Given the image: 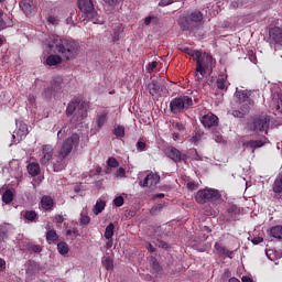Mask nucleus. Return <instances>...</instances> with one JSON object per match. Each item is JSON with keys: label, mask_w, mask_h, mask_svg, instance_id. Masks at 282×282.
Masks as SVG:
<instances>
[{"label": "nucleus", "mask_w": 282, "mask_h": 282, "mask_svg": "<svg viewBox=\"0 0 282 282\" xmlns=\"http://www.w3.org/2000/svg\"><path fill=\"white\" fill-rule=\"evenodd\" d=\"M169 158L173 160V162H186V154L180 152V150L175 148H171L169 151Z\"/></svg>", "instance_id": "nucleus-19"}, {"label": "nucleus", "mask_w": 282, "mask_h": 282, "mask_svg": "<svg viewBox=\"0 0 282 282\" xmlns=\"http://www.w3.org/2000/svg\"><path fill=\"white\" fill-rule=\"evenodd\" d=\"M189 56L197 62L196 72H200V74H206V72H213V55L208 53H202L199 51H192L188 53Z\"/></svg>", "instance_id": "nucleus-4"}, {"label": "nucleus", "mask_w": 282, "mask_h": 282, "mask_svg": "<svg viewBox=\"0 0 282 282\" xmlns=\"http://www.w3.org/2000/svg\"><path fill=\"white\" fill-rule=\"evenodd\" d=\"M45 45L50 52H53L55 47L56 53L61 54L66 61H74L80 54V45L78 43L58 36L50 37L46 40Z\"/></svg>", "instance_id": "nucleus-1"}, {"label": "nucleus", "mask_w": 282, "mask_h": 282, "mask_svg": "<svg viewBox=\"0 0 282 282\" xmlns=\"http://www.w3.org/2000/svg\"><path fill=\"white\" fill-rule=\"evenodd\" d=\"M270 237H273V239H282V226L278 225L274 227H271L269 230Z\"/></svg>", "instance_id": "nucleus-24"}, {"label": "nucleus", "mask_w": 282, "mask_h": 282, "mask_svg": "<svg viewBox=\"0 0 282 282\" xmlns=\"http://www.w3.org/2000/svg\"><path fill=\"white\" fill-rule=\"evenodd\" d=\"M80 12H84L88 19H96L98 12L94 8V0H77Z\"/></svg>", "instance_id": "nucleus-10"}, {"label": "nucleus", "mask_w": 282, "mask_h": 282, "mask_svg": "<svg viewBox=\"0 0 282 282\" xmlns=\"http://www.w3.org/2000/svg\"><path fill=\"white\" fill-rule=\"evenodd\" d=\"M80 144V135L78 133H73L67 139L64 140L62 149L58 153V160H65L72 150L76 149Z\"/></svg>", "instance_id": "nucleus-5"}, {"label": "nucleus", "mask_w": 282, "mask_h": 282, "mask_svg": "<svg viewBox=\"0 0 282 282\" xmlns=\"http://www.w3.org/2000/svg\"><path fill=\"white\" fill-rule=\"evenodd\" d=\"M154 19H155V17H151V15L145 18L144 19V24L145 25H151V21H153Z\"/></svg>", "instance_id": "nucleus-61"}, {"label": "nucleus", "mask_w": 282, "mask_h": 282, "mask_svg": "<svg viewBox=\"0 0 282 282\" xmlns=\"http://www.w3.org/2000/svg\"><path fill=\"white\" fill-rule=\"evenodd\" d=\"M148 89L150 90L151 96H155V94H158V91H160V85H158V82L152 80L148 85Z\"/></svg>", "instance_id": "nucleus-32"}, {"label": "nucleus", "mask_w": 282, "mask_h": 282, "mask_svg": "<svg viewBox=\"0 0 282 282\" xmlns=\"http://www.w3.org/2000/svg\"><path fill=\"white\" fill-rule=\"evenodd\" d=\"M202 21H204V13L199 10H195L186 17L180 18L178 25L183 32H191V30H195Z\"/></svg>", "instance_id": "nucleus-2"}, {"label": "nucleus", "mask_w": 282, "mask_h": 282, "mask_svg": "<svg viewBox=\"0 0 282 282\" xmlns=\"http://www.w3.org/2000/svg\"><path fill=\"white\" fill-rule=\"evenodd\" d=\"M7 224L0 226V243L1 241H6L8 239V228Z\"/></svg>", "instance_id": "nucleus-36"}, {"label": "nucleus", "mask_w": 282, "mask_h": 282, "mask_svg": "<svg viewBox=\"0 0 282 282\" xmlns=\"http://www.w3.org/2000/svg\"><path fill=\"white\" fill-rule=\"evenodd\" d=\"M13 199H14V193H12V191L7 189L2 194V202H3V204H12Z\"/></svg>", "instance_id": "nucleus-30"}, {"label": "nucleus", "mask_w": 282, "mask_h": 282, "mask_svg": "<svg viewBox=\"0 0 282 282\" xmlns=\"http://www.w3.org/2000/svg\"><path fill=\"white\" fill-rule=\"evenodd\" d=\"M272 189H273V193H278V194L282 193V173H280L275 178Z\"/></svg>", "instance_id": "nucleus-26"}, {"label": "nucleus", "mask_w": 282, "mask_h": 282, "mask_svg": "<svg viewBox=\"0 0 282 282\" xmlns=\"http://www.w3.org/2000/svg\"><path fill=\"white\" fill-rule=\"evenodd\" d=\"M28 173L29 175H32V177H36L39 173H41V165L39 163H30L28 165Z\"/></svg>", "instance_id": "nucleus-25"}, {"label": "nucleus", "mask_w": 282, "mask_h": 282, "mask_svg": "<svg viewBox=\"0 0 282 282\" xmlns=\"http://www.w3.org/2000/svg\"><path fill=\"white\" fill-rule=\"evenodd\" d=\"M242 282H254V281L249 276H242Z\"/></svg>", "instance_id": "nucleus-64"}, {"label": "nucleus", "mask_w": 282, "mask_h": 282, "mask_svg": "<svg viewBox=\"0 0 282 282\" xmlns=\"http://www.w3.org/2000/svg\"><path fill=\"white\" fill-rule=\"evenodd\" d=\"M193 107V98L189 96H181L178 98H174L170 102V109L172 113H182Z\"/></svg>", "instance_id": "nucleus-7"}, {"label": "nucleus", "mask_w": 282, "mask_h": 282, "mask_svg": "<svg viewBox=\"0 0 282 282\" xmlns=\"http://www.w3.org/2000/svg\"><path fill=\"white\" fill-rule=\"evenodd\" d=\"M248 4V0H236L232 1L229 6L230 10H237L239 8H243Z\"/></svg>", "instance_id": "nucleus-31"}, {"label": "nucleus", "mask_w": 282, "mask_h": 282, "mask_svg": "<svg viewBox=\"0 0 282 282\" xmlns=\"http://www.w3.org/2000/svg\"><path fill=\"white\" fill-rule=\"evenodd\" d=\"M104 268H106V270H113V260H111L110 257H107L105 260H104Z\"/></svg>", "instance_id": "nucleus-41"}, {"label": "nucleus", "mask_w": 282, "mask_h": 282, "mask_svg": "<svg viewBox=\"0 0 282 282\" xmlns=\"http://www.w3.org/2000/svg\"><path fill=\"white\" fill-rule=\"evenodd\" d=\"M175 129H177V131H184L185 129L184 123L182 122L175 123Z\"/></svg>", "instance_id": "nucleus-59"}, {"label": "nucleus", "mask_w": 282, "mask_h": 282, "mask_svg": "<svg viewBox=\"0 0 282 282\" xmlns=\"http://www.w3.org/2000/svg\"><path fill=\"white\" fill-rule=\"evenodd\" d=\"M116 226H113L112 223H110L105 230L104 237L105 239H111L113 237V230H115Z\"/></svg>", "instance_id": "nucleus-33"}, {"label": "nucleus", "mask_w": 282, "mask_h": 282, "mask_svg": "<svg viewBox=\"0 0 282 282\" xmlns=\"http://www.w3.org/2000/svg\"><path fill=\"white\" fill-rule=\"evenodd\" d=\"M46 241L47 243H54V241H58V234H56V230L50 229L46 232Z\"/></svg>", "instance_id": "nucleus-29"}, {"label": "nucleus", "mask_w": 282, "mask_h": 282, "mask_svg": "<svg viewBox=\"0 0 282 282\" xmlns=\"http://www.w3.org/2000/svg\"><path fill=\"white\" fill-rule=\"evenodd\" d=\"M191 140L192 142H194V144H196V142H199V140H202V133L196 132Z\"/></svg>", "instance_id": "nucleus-53"}, {"label": "nucleus", "mask_w": 282, "mask_h": 282, "mask_svg": "<svg viewBox=\"0 0 282 282\" xmlns=\"http://www.w3.org/2000/svg\"><path fill=\"white\" fill-rule=\"evenodd\" d=\"M66 116H73L70 119L72 124H78L87 117V106L78 100L70 101L66 108Z\"/></svg>", "instance_id": "nucleus-3"}, {"label": "nucleus", "mask_w": 282, "mask_h": 282, "mask_svg": "<svg viewBox=\"0 0 282 282\" xmlns=\"http://www.w3.org/2000/svg\"><path fill=\"white\" fill-rule=\"evenodd\" d=\"M116 138H124V126H118L115 128Z\"/></svg>", "instance_id": "nucleus-40"}, {"label": "nucleus", "mask_w": 282, "mask_h": 282, "mask_svg": "<svg viewBox=\"0 0 282 282\" xmlns=\"http://www.w3.org/2000/svg\"><path fill=\"white\" fill-rule=\"evenodd\" d=\"M107 164L108 166H110V169H118L120 166V163L118 162V160H116V158H109L107 160Z\"/></svg>", "instance_id": "nucleus-39"}, {"label": "nucleus", "mask_w": 282, "mask_h": 282, "mask_svg": "<svg viewBox=\"0 0 282 282\" xmlns=\"http://www.w3.org/2000/svg\"><path fill=\"white\" fill-rule=\"evenodd\" d=\"M23 217L28 221H34V219H36V212H34V210H26V212L23 213Z\"/></svg>", "instance_id": "nucleus-37"}, {"label": "nucleus", "mask_w": 282, "mask_h": 282, "mask_svg": "<svg viewBox=\"0 0 282 282\" xmlns=\"http://www.w3.org/2000/svg\"><path fill=\"white\" fill-rule=\"evenodd\" d=\"M218 120H219V118H217V116H215L213 113H207L202 117L200 122H202V124H204L205 127L210 129V127H217Z\"/></svg>", "instance_id": "nucleus-17"}, {"label": "nucleus", "mask_w": 282, "mask_h": 282, "mask_svg": "<svg viewBox=\"0 0 282 282\" xmlns=\"http://www.w3.org/2000/svg\"><path fill=\"white\" fill-rule=\"evenodd\" d=\"M206 73H202V72H197L195 73V80L196 83H202V80H204V76Z\"/></svg>", "instance_id": "nucleus-50"}, {"label": "nucleus", "mask_w": 282, "mask_h": 282, "mask_svg": "<svg viewBox=\"0 0 282 282\" xmlns=\"http://www.w3.org/2000/svg\"><path fill=\"white\" fill-rule=\"evenodd\" d=\"M20 8L23 10L24 14H31L34 10V1L32 0H22L20 2Z\"/></svg>", "instance_id": "nucleus-21"}, {"label": "nucleus", "mask_w": 282, "mask_h": 282, "mask_svg": "<svg viewBox=\"0 0 282 282\" xmlns=\"http://www.w3.org/2000/svg\"><path fill=\"white\" fill-rule=\"evenodd\" d=\"M270 120L271 118L268 115L257 116L250 123V130L256 131V133H268V130L270 129Z\"/></svg>", "instance_id": "nucleus-8"}, {"label": "nucleus", "mask_w": 282, "mask_h": 282, "mask_svg": "<svg viewBox=\"0 0 282 282\" xmlns=\"http://www.w3.org/2000/svg\"><path fill=\"white\" fill-rule=\"evenodd\" d=\"M107 116L108 113L107 112H102L101 115H99L97 117V127L99 129H102V127H105L106 122H107Z\"/></svg>", "instance_id": "nucleus-35"}, {"label": "nucleus", "mask_w": 282, "mask_h": 282, "mask_svg": "<svg viewBox=\"0 0 282 282\" xmlns=\"http://www.w3.org/2000/svg\"><path fill=\"white\" fill-rule=\"evenodd\" d=\"M113 204L117 208H120V206H123L124 204V198L122 196H118L113 199Z\"/></svg>", "instance_id": "nucleus-46"}, {"label": "nucleus", "mask_w": 282, "mask_h": 282, "mask_svg": "<svg viewBox=\"0 0 282 282\" xmlns=\"http://www.w3.org/2000/svg\"><path fill=\"white\" fill-rule=\"evenodd\" d=\"M270 45H282V29L274 26L269 31Z\"/></svg>", "instance_id": "nucleus-15"}, {"label": "nucleus", "mask_w": 282, "mask_h": 282, "mask_svg": "<svg viewBox=\"0 0 282 282\" xmlns=\"http://www.w3.org/2000/svg\"><path fill=\"white\" fill-rule=\"evenodd\" d=\"M250 113V106L243 104L240 106V110H232L231 115L234 118H243V116Z\"/></svg>", "instance_id": "nucleus-20"}, {"label": "nucleus", "mask_w": 282, "mask_h": 282, "mask_svg": "<svg viewBox=\"0 0 282 282\" xmlns=\"http://www.w3.org/2000/svg\"><path fill=\"white\" fill-rule=\"evenodd\" d=\"M195 199L197 204H208V202H218L221 199V194L215 188H204L196 193Z\"/></svg>", "instance_id": "nucleus-6"}, {"label": "nucleus", "mask_w": 282, "mask_h": 282, "mask_svg": "<svg viewBox=\"0 0 282 282\" xmlns=\"http://www.w3.org/2000/svg\"><path fill=\"white\" fill-rule=\"evenodd\" d=\"M47 23L50 25H58V18L51 15L47 18Z\"/></svg>", "instance_id": "nucleus-49"}, {"label": "nucleus", "mask_w": 282, "mask_h": 282, "mask_svg": "<svg viewBox=\"0 0 282 282\" xmlns=\"http://www.w3.org/2000/svg\"><path fill=\"white\" fill-rule=\"evenodd\" d=\"M107 206V203L105 200H97L93 208L94 215H100L105 210V207Z\"/></svg>", "instance_id": "nucleus-27"}, {"label": "nucleus", "mask_w": 282, "mask_h": 282, "mask_svg": "<svg viewBox=\"0 0 282 282\" xmlns=\"http://www.w3.org/2000/svg\"><path fill=\"white\" fill-rule=\"evenodd\" d=\"M41 206L44 210H52V208H54V199L50 196H43L41 199Z\"/></svg>", "instance_id": "nucleus-23"}, {"label": "nucleus", "mask_w": 282, "mask_h": 282, "mask_svg": "<svg viewBox=\"0 0 282 282\" xmlns=\"http://www.w3.org/2000/svg\"><path fill=\"white\" fill-rule=\"evenodd\" d=\"M162 208H164V206L162 204H159V205L152 207L151 213L153 214L158 210H162Z\"/></svg>", "instance_id": "nucleus-58"}, {"label": "nucleus", "mask_w": 282, "mask_h": 282, "mask_svg": "<svg viewBox=\"0 0 282 282\" xmlns=\"http://www.w3.org/2000/svg\"><path fill=\"white\" fill-rule=\"evenodd\" d=\"M158 184H160V175L153 172L149 173L143 181L139 182V186L142 188H151L158 186Z\"/></svg>", "instance_id": "nucleus-13"}, {"label": "nucleus", "mask_w": 282, "mask_h": 282, "mask_svg": "<svg viewBox=\"0 0 282 282\" xmlns=\"http://www.w3.org/2000/svg\"><path fill=\"white\" fill-rule=\"evenodd\" d=\"M28 100H29V104H30L31 107H36V96L29 95Z\"/></svg>", "instance_id": "nucleus-51"}, {"label": "nucleus", "mask_w": 282, "mask_h": 282, "mask_svg": "<svg viewBox=\"0 0 282 282\" xmlns=\"http://www.w3.org/2000/svg\"><path fill=\"white\" fill-rule=\"evenodd\" d=\"M89 221H91V218L89 216L83 214L80 215L79 223L82 226H87Z\"/></svg>", "instance_id": "nucleus-44"}, {"label": "nucleus", "mask_w": 282, "mask_h": 282, "mask_svg": "<svg viewBox=\"0 0 282 282\" xmlns=\"http://www.w3.org/2000/svg\"><path fill=\"white\" fill-rule=\"evenodd\" d=\"M214 250L216 254H218L219 257H225L227 259H232L235 257V252L228 250V248H226L224 245L219 242H216L214 245Z\"/></svg>", "instance_id": "nucleus-16"}, {"label": "nucleus", "mask_w": 282, "mask_h": 282, "mask_svg": "<svg viewBox=\"0 0 282 282\" xmlns=\"http://www.w3.org/2000/svg\"><path fill=\"white\" fill-rule=\"evenodd\" d=\"M251 94L252 91L250 90H239V88H237L235 97L237 98L239 105H248L250 109V107L254 106V100L250 99Z\"/></svg>", "instance_id": "nucleus-12"}, {"label": "nucleus", "mask_w": 282, "mask_h": 282, "mask_svg": "<svg viewBox=\"0 0 282 282\" xmlns=\"http://www.w3.org/2000/svg\"><path fill=\"white\" fill-rule=\"evenodd\" d=\"M265 144H268V138L262 137L260 140L247 141L245 143V147H247V149H252V151H254V149H261V147H264Z\"/></svg>", "instance_id": "nucleus-18"}, {"label": "nucleus", "mask_w": 282, "mask_h": 282, "mask_svg": "<svg viewBox=\"0 0 282 282\" xmlns=\"http://www.w3.org/2000/svg\"><path fill=\"white\" fill-rule=\"evenodd\" d=\"M74 19H76V9H72L69 12V17L66 18V25H74Z\"/></svg>", "instance_id": "nucleus-38"}, {"label": "nucleus", "mask_w": 282, "mask_h": 282, "mask_svg": "<svg viewBox=\"0 0 282 282\" xmlns=\"http://www.w3.org/2000/svg\"><path fill=\"white\" fill-rule=\"evenodd\" d=\"M177 0H160L159 6L161 8H166V6H171L172 3H175Z\"/></svg>", "instance_id": "nucleus-48"}, {"label": "nucleus", "mask_w": 282, "mask_h": 282, "mask_svg": "<svg viewBox=\"0 0 282 282\" xmlns=\"http://www.w3.org/2000/svg\"><path fill=\"white\" fill-rule=\"evenodd\" d=\"M137 151H139V153H142V151H147V143H144L142 141H138L137 142Z\"/></svg>", "instance_id": "nucleus-47"}, {"label": "nucleus", "mask_w": 282, "mask_h": 282, "mask_svg": "<svg viewBox=\"0 0 282 282\" xmlns=\"http://www.w3.org/2000/svg\"><path fill=\"white\" fill-rule=\"evenodd\" d=\"M54 156V148L50 144H45L42 147V154L40 158V164L43 166H47L50 164V160Z\"/></svg>", "instance_id": "nucleus-14"}, {"label": "nucleus", "mask_w": 282, "mask_h": 282, "mask_svg": "<svg viewBox=\"0 0 282 282\" xmlns=\"http://www.w3.org/2000/svg\"><path fill=\"white\" fill-rule=\"evenodd\" d=\"M65 85L63 84V76H54L51 80V86L44 88L42 96L43 98H52V96H56V94H61Z\"/></svg>", "instance_id": "nucleus-9"}, {"label": "nucleus", "mask_w": 282, "mask_h": 282, "mask_svg": "<svg viewBox=\"0 0 282 282\" xmlns=\"http://www.w3.org/2000/svg\"><path fill=\"white\" fill-rule=\"evenodd\" d=\"M187 188H189L191 191H195V188H197V185L193 182L187 183Z\"/></svg>", "instance_id": "nucleus-62"}, {"label": "nucleus", "mask_w": 282, "mask_h": 282, "mask_svg": "<svg viewBox=\"0 0 282 282\" xmlns=\"http://www.w3.org/2000/svg\"><path fill=\"white\" fill-rule=\"evenodd\" d=\"M30 250H32V252H41L42 249L39 245H31Z\"/></svg>", "instance_id": "nucleus-55"}, {"label": "nucleus", "mask_w": 282, "mask_h": 282, "mask_svg": "<svg viewBox=\"0 0 282 282\" xmlns=\"http://www.w3.org/2000/svg\"><path fill=\"white\" fill-rule=\"evenodd\" d=\"M57 250L59 254H67V252H69V246L67 245V242L61 241L59 243H57Z\"/></svg>", "instance_id": "nucleus-34"}, {"label": "nucleus", "mask_w": 282, "mask_h": 282, "mask_svg": "<svg viewBox=\"0 0 282 282\" xmlns=\"http://www.w3.org/2000/svg\"><path fill=\"white\" fill-rule=\"evenodd\" d=\"M150 265L158 272L160 270V263L155 258H150Z\"/></svg>", "instance_id": "nucleus-45"}, {"label": "nucleus", "mask_w": 282, "mask_h": 282, "mask_svg": "<svg viewBox=\"0 0 282 282\" xmlns=\"http://www.w3.org/2000/svg\"><path fill=\"white\" fill-rule=\"evenodd\" d=\"M214 140H215V142H217L218 144H221V142H224V137H221V134H215V135H214Z\"/></svg>", "instance_id": "nucleus-57"}, {"label": "nucleus", "mask_w": 282, "mask_h": 282, "mask_svg": "<svg viewBox=\"0 0 282 282\" xmlns=\"http://www.w3.org/2000/svg\"><path fill=\"white\" fill-rule=\"evenodd\" d=\"M55 221L56 224H63L65 221V218L62 215L55 216Z\"/></svg>", "instance_id": "nucleus-60"}, {"label": "nucleus", "mask_w": 282, "mask_h": 282, "mask_svg": "<svg viewBox=\"0 0 282 282\" xmlns=\"http://www.w3.org/2000/svg\"><path fill=\"white\" fill-rule=\"evenodd\" d=\"M263 241V238L261 237H256L251 240V242L253 243V246H259V243H261Z\"/></svg>", "instance_id": "nucleus-56"}, {"label": "nucleus", "mask_w": 282, "mask_h": 282, "mask_svg": "<svg viewBox=\"0 0 282 282\" xmlns=\"http://www.w3.org/2000/svg\"><path fill=\"white\" fill-rule=\"evenodd\" d=\"M61 63H63V57H61V55H48L46 58V65L50 67L61 65Z\"/></svg>", "instance_id": "nucleus-22"}, {"label": "nucleus", "mask_w": 282, "mask_h": 282, "mask_svg": "<svg viewBox=\"0 0 282 282\" xmlns=\"http://www.w3.org/2000/svg\"><path fill=\"white\" fill-rule=\"evenodd\" d=\"M122 32H124V28H122L121 24H118L115 26V31L112 33L113 43H116L117 41H120V36L122 35Z\"/></svg>", "instance_id": "nucleus-28"}, {"label": "nucleus", "mask_w": 282, "mask_h": 282, "mask_svg": "<svg viewBox=\"0 0 282 282\" xmlns=\"http://www.w3.org/2000/svg\"><path fill=\"white\" fill-rule=\"evenodd\" d=\"M17 127H18V129L13 132L12 138H13V141L15 142V144H19V142H21V140H25V138H26L28 133H30V131L28 130V124L24 123L23 121H18Z\"/></svg>", "instance_id": "nucleus-11"}, {"label": "nucleus", "mask_w": 282, "mask_h": 282, "mask_svg": "<svg viewBox=\"0 0 282 282\" xmlns=\"http://www.w3.org/2000/svg\"><path fill=\"white\" fill-rule=\"evenodd\" d=\"M216 85H217L218 89H225L226 88V77H224V76L218 77Z\"/></svg>", "instance_id": "nucleus-42"}, {"label": "nucleus", "mask_w": 282, "mask_h": 282, "mask_svg": "<svg viewBox=\"0 0 282 282\" xmlns=\"http://www.w3.org/2000/svg\"><path fill=\"white\" fill-rule=\"evenodd\" d=\"M155 67H158V62H151L148 64V72L149 74H151V72H153V69H155Z\"/></svg>", "instance_id": "nucleus-54"}, {"label": "nucleus", "mask_w": 282, "mask_h": 282, "mask_svg": "<svg viewBox=\"0 0 282 282\" xmlns=\"http://www.w3.org/2000/svg\"><path fill=\"white\" fill-rule=\"evenodd\" d=\"M147 250H149V252H155V247H153V245L149 243L147 246Z\"/></svg>", "instance_id": "nucleus-63"}, {"label": "nucleus", "mask_w": 282, "mask_h": 282, "mask_svg": "<svg viewBox=\"0 0 282 282\" xmlns=\"http://www.w3.org/2000/svg\"><path fill=\"white\" fill-rule=\"evenodd\" d=\"M106 6H109L110 8H116V6H120L122 3V0H102Z\"/></svg>", "instance_id": "nucleus-43"}, {"label": "nucleus", "mask_w": 282, "mask_h": 282, "mask_svg": "<svg viewBox=\"0 0 282 282\" xmlns=\"http://www.w3.org/2000/svg\"><path fill=\"white\" fill-rule=\"evenodd\" d=\"M127 171L124 170V167H119L116 172V177H124Z\"/></svg>", "instance_id": "nucleus-52"}]
</instances>
